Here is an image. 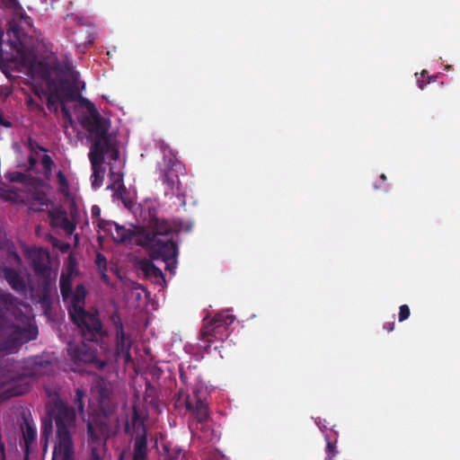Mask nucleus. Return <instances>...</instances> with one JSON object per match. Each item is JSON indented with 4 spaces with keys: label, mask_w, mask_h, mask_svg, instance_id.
<instances>
[{
    "label": "nucleus",
    "mask_w": 460,
    "mask_h": 460,
    "mask_svg": "<svg viewBox=\"0 0 460 460\" xmlns=\"http://www.w3.org/2000/svg\"><path fill=\"white\" fill-rule=\"evenodd\" d=\"M87 290L84 285H77L75 292L69 296L67 305L68 315L79 313L84 309L85 296Z\"/></svg>",
    "instance_id": "a211bd4d"
},
{
    "label": "nucleus",
    "mask_w": 460,
    "mask_h": 460,
    "mask_svg": "<svg viewBox=\"0 0 460 460\" xmlns=\"http://www.w3.org/2000/svg\"><path fill=\"white\" fill-rule=\"evenodd\" d=\"M77 73H72V81L59 77L57 80L52 81V86L54 89V93L59 94L65 100H74L75 99V84L78 79Z\"/></svg>",
    "instance_id": "4468645a"
},
{
    "label": "nucleus",
    "mask_w": 460,
    "mask_h": 460,
    "mask_svg": "<svg viewBox=\"0 0 460 460\" xmlns=\"http://www.w3.org/2000/svg\"><path fill=\"white\" fill-rule=\"evenodd\" d=\"M5 243H6L5 234L0 229V250L4 248Z\"/></svg>",
    "instance_id": "a19ab883"
},
{
    "label": "nucleus",
    "mask_w": 460,
    "mask_h": 460,
    "mask_svg": "<svg viewBox=\"0 0 460 460\" xmlns=\"http://www.w3.org/2000/svg\"><path fill=\"white\" fill-rule=\"evenodd\" d=\"M61 112H62L64 119H71V115L72 114H71L70 111L66 108V106L64 103L61 104Z\"/></svg>",
    "instance_id": "58836bf2"
},
{
    "label": "nucleus",
    "mask_w": 460,
    "mask_h": 460,
    "mask_svg": "<svg viewBox=\"0 0 460 460\" xmlns=\"http://www.w3.org/2000/svg\"><path fill=\"white\" fill-rule=\"evenodd\" d=\"M146 420V417L142 415L137 407L134 405L130 420H127L125 423V433L134 438L133 453H135V460H141L144 454H148Z\"/></svg>",
    "instance_id": "0eeeda50"
},
{
    "label": "nucleus",
    "mask_w": 460,
    "mask_h": 460,
    "mask_svg": "<svg viewBox=\"0 0 460 460\" xmlns=\"http://www.w3.org/2000/svg\"><path fill=\"white\" fill-rule=\"evenodd\" d=\"M95 263L97 268H104V266H107V260L103 254L98 252L96 255Z\"/></svg>",
    "instance_id": "c9c22d12"
},
{
    "label": "nucleus",
    "mask_w": 460,
    "mask_h": 460,
    "mask_svg": "<svg viewBox=\"0 0 460 460\" xmlns=\"http://www.w3.org/2000/svg\"><path fill=\"white\" fill-rule=\"evenodd\" d=\"M32 269L37 277L49 275L51 271L49 267V253L47 251L38 249L31 252Z\"/></svg>",
    "instance_id": "dca6fc26"
},
{
    "label": "nucleus",
    "mask_w": 460,
    "mask_h": 460,
    "mask_svg": "<svg viewBox=\"0 0 460 460\" xmlns=\"http://www.w3.org/2000/svg\"><path fill=\"white\" fill-rule=\"evenodd\" d=\"M181 164L176 159L169 160L167 168L162 172L161 180L166 186L165 195L176 196L185 205V196L181 192V181L178 172L181 170Z\"/></svg>",
    "instance_id": "9b49d317"
},
{
    "label": "nucleus",
    "mask_w": 460,
    "mask_h": 460,
    "mask_svg": "<svg viewBox=\"0 0 460 460\" xmlns=\"http://www.w3.org/2000/svg\"><path fill=\"white\" fill-rule=\"evenodd\" d=\"M27 146L31 152H36L37 150L46 151V149L40 146V144L31 137H29Z\"/></svg>",
    "instance_id": "72a5a7b5"
},
{
    "label": "nucleus",
    "mask_w": 460,
    "mask_h": 460,
    "mask_svg": "<svg viewBox=\"0 0 460 460\" xmlns=\"http://www.w3.org/2000/svg\"><path fill=\"white\" fill-rule=\"evenodd\" d=\"M184 455L180 447L170 448L169 446L163 447L161 460H183Z\"/></svg>",
    "instance_id": "a878e982"
},
{
    "label": "nucleus",
    "mask_w": 460,
    "mask_h": 460,
    "mask_svg": "<svg viewBox=\"0 0 460 460\" xmlns=\"http://www.w3.org/2000/svg\"><path fill=\"white\" fill-rule=\"evenodd\" d=\"M173 399L175 408L185 407L187 411H190V409H192V399L188 392H186L183 388H181L174 394Z\"/></svg>",
    "instance_id": "b1692460"
},
{
    "label": "nucleus",
    "mask_w": 460,
    "mask_h": 460,
    "mask_svg": "<svg viewBox=\"0 0 460 460\" xmlns=\"http://www.w3.org/2000/svg\"><path fill=\"white\" fill-rule=\"evenodd\" d=\"M41 164L45 170V173L50 174L54 163L52 158L49 155H43L41 158Z\"/></svg>",
    "instance_id": "2f4dec72"
},
{
    "label": "nucleus",
    "mask_w": 460,
    "mask_h": 460,
    "mask_svg": "<svg viewBox=\"0 0 460 460\" xmlns=\"http://www.w3.org/2000/svg\"><path fill=\"white\" fill-rule=\"evenodd\" d=\"M69 317L84 341L99 344L108 337V332L102 325L98 311L84 310Z\"/></svg>",
    "instance_id": "39448f33"
},
{
    "label": "nucleus",
    "mask_w": 460,
    "mask_h": 460,
    "mask_svg": "<svg viewBox=\"0 0 460 460\" xmlns=\"http://www.w3.org/2000/svg\"><path fill=\"white\" fill-rule=\"evenodd\" d=\"M96 168H97V166L95 168L93 167V177H94V180L93 181L92 184H93V188H98L102 184V180L100 181V182H97L99 173H98Z\"/></svg>",
    "instance_id": "4c0bfd02"
},
{
    "label": "nucleus",
    "mask_w": 460,
    "mask_h": 460,
    "mask_svg": "<svg viewBox=\"0 0 460 460\" xmlns=\"http://www.w3.org/2000/svg\"><path fill=\"white\" fill-rule=\"evenodd\" d=\"M57 178H58V185H59V191L62 194L68 196L69 195V185H68V181L66 180V175L63 173L62 171H58L57 173Z\"/></svg>",
    "instance_id": "c85d7f7f"
},
{
    "label": "nucleus",
    "mask_w": 460,
    "mask_h": 460,
    "mask_svg": "<svg viewBox=\"0 0 460 460\" xmlns=\"http://www.w3.org/2000/svg\"><path fill=\"white\" fill-rule=\"evenodd\" d=\"M4 34L3 30H2V29H0V45H1V44H2V42H3V37H4Z\"/></svg>",
    "instance_id": "8fccbe9b"
},
{
    "label": "nucleus",
    "mask_w": 460,
    "mask_h": 460,
    "mask_svg": "<svg viewBox=\"0 0 460 460\" xmlns=\"http://www.w3.org/2000/svg\"><path fill=\"white\" fill-rule=\"evenodd\" d=\"M92 215H93V217H97V216L100 215V208H99V207L93 206L92 208Z\"/></svg>",
    "instance_id": "a18cd8bd"
},
{
    "label": "nucleus",
    "mask_w": 460,
    "mask_h": 460,
    "mask_svg": "<svg viewBox=\"0 0 460 460\" xmlns=\"http://www.w3.org/2000/svg\"><path fill=\"white\" fill-rule=\"evenodd\" d=\"M81 125L93 137L89 152L92 167L101 165L105 155H109L114 161L119 159V148L108 134L109 125L101 114L84 116Z\"/></svg>",
    "instance_id": "7ed1b4c3"
},
{
    "label": "nucleus",
    "mask_w": 460,
    "mask_h": 460,
    "mask_svg": "<svg viewBox=\"0 0 460 460\" xmlns=\"http://www.w3.org/2000/svg\"><path fill=\"white\" fill-rule=\"evenodd\" d=\"M49 217L53 225L60 226L68 233H72L75 228V225L68 219L65 210L56 209L49 211Z\"/></svg>",
    "instance_id": "4be33fe9"
},
{
    "label": "nucleus",
    "mask_w": 460,
    "mask_h": 460,
    "mask_svg": "<svg viewBox=\"0 0 460 460\" xmlns=\"http://www.w3.org/2000/svg\"><path fill=\"white\" fill-rule=\"evenodd\" d=\"M81 343H68L67 352L70 358L75 363L91 364L93 363L98 365L100 368L104 366L103 362H101L97 358V349L84 342Z\"/></svg>",
    "instance_id": "f8f14e48"
},
{
    "label": "nucleus",
    "mask_w": 460,
    "mask_h": 460,
    "mask_svg": "<svg viewBox=\"0 0 460 460\" xmlns=\"http://www.w3.org/2000/svg\"><path fill=\"white\" fill-rule=\"evenodd\" d=\"M84 397H85V392L81 388H76L75 391L73 403H74L75 407L77 408L79 414H83L84 412Z\"/></svg>",
    "instance_id": "cd10ccee"
},
{
    "label": "nucleus",
    "mask_w": 460,
    "mask_h": 460,
    "mask_svg": "<svg viewBox=\"0 0 460 460\" xmlns=\"http://www.w3.org/2000/svg\"><path fill=\"white\" fill-rule=\"evenodd\" d=\"M8 255H9V259L11 261H13L16 265L22 264V259H21L20 255L14 250H10L8 252Z\"/></svg>",
    "instance_id": "e433bc0d"
},
{
    "label": "nucleus",
    "mask_w": 460,
    "mask_h": 460,
    "mask_svg": "<svg viewBox=\"0 0 460 460\" xmlns=\"http://www.w3.org/2000/svg\"><path fill=\"white\" fill-rule=\"evenodd\" d=\"M31 376H34V375H37L36 372H33V373H30Z\"/></svg>",
    "instance_id": "6e6d98bb"
},
{
    "label": "nucleus",
    "mask_w": 460,
    "mask_h": 460,
    "mask_svg": "<svg viewBox=\"0 0 460 460\" xmlns=\"http://www.w3.org/2000/svg\"><path fill=\"white\" fill-rule=\"evenodd\" d=\"M38 278L40 280V287L41 288L43 296L46 297L55 288L56 278L52 277L51 271L49 275L39 276Z\"/></svg>",
    "instance_id": "393cba45"
},
{
    "label": "nucleus",
    "mask_w": 460,
    "mask_h": 460,
    "mask_svg": "<svg viewBox=\"0 0 460 460\" xmlns=\"http://www.w3.org/2000/svg\"><path fill=\"white\" fill-rule=\"evenodd\" d=\"M65 121H66V123H68V124H70L71 126L73 125V122H74V120H73V118H72V117H71V119H65Z\"/></svg>",
    "instance_id": "09e8293b"
},
{
    "label": "nucleus",
    "mask_w": 460,
    "mask_h": 460,
    "mask_svg": "<svg viewBox=\"0 0 460 460\" xmlns=\"http://www.w3.org/2000/svg\"><path fill=\"white\" fill-rule=\"evenodd\" d=\"M59 288L63 301L66 303L68 301L69 296L72 295L73 291L71 278L62 273L60 276Z\"/></svg>",
    "instance_id": "bb28decb"
},
{
    "label": "nucleus",
    "mask_w": 460,
    "mask_h": 460,
    "mask_svg": "<svg viewBox=\"0 0 460 460\" xmlns=\"http://www.w3.org/2000/svg\"><path fill=\"white\" fill-rule=\"evenodd\" d=\"M26 460V459H25Z\"/></svg>",
    "instance_id": "4d7b16f0"
},
{
    "label": "nucleus",
    "mask_w": 460,
    "mask_h": 460,
    "mask_svg": "<svg viewBox=\"0 0 460 460\" xmlns=\"http://www.w3.org/2000/svg\"><path fill=\"white\" fill-rule=\"evenodd\" d=\"M63 98L57 94L56 93H50L47 97V106L49 110L57 111L58 108V102H60Z\"/></svg>",
    "instance_id": "c756f323"
},
{
    "label": "nucleus",
    "mask_w": 460,
    "mask_h": 460,
    "mask_svg": "<svg viewBox=\"0 0 460 460\" xmlns=\"http://www.w3.org/2000/svg\"><path fill=\"white\" fill-rule=\"evenodd\" d=\"M139 270L147 279H164L162 270L155 265L153 260L143 259L139 261Z\"/></svg>",
    "instance_id": "5701e85b"
},
{
    "label": "nucleus",
    "mask_w": 460,
    "mask_h": 460,
    "mask_svg": "<svg viewBox=\"0 0 460 460\" xmlns=\"http://www.w3.org/2000/svg\"><path fill=\"white\" fill-rule=\"evenodd\" d=\"M28 163H29L31 167H34L37 164L38 160H37V158L35 156L30 155L29 158H28Z\"/></svg>",
    "instance_id": "37998d69"
},
{
    "label": "nucleus",
    "mask_w": 460,
    "mask_h": 460,
    "mask_svg": "<svg viewBox=\"0 0 460 460\" xmlns=\"http://www.w3.org/2000/svg\"><path fill=\"white\" fill-rule=\"evenodd\" d=\"M101 279L107 285H110V278L109 276L107 275L106 272H102V274H101Z\"/></svg>",
    "instance_id": "c03bdc74"
},
{
    "label": "nucleus",
    "mask_w": 460,
    "mask_h": 460,
    "mask_svg": "<svg viewBox=\"0 0 460 460\" xmlns=\"http://www.w3.org/2000/svg\"><path fill=\"white\" fill-rule=\"evenodd\" d=\"M411 314L410 308L407 305H402L399 308L398 319L399 322H403L409 318Z\"/></svg>",
    "instance_id": "473e14b6"
},
{
    "label": "nucleus",
    "mask_w": 460,
    "mask_h": 460,
    "mask_svg": "<svg viewBox=\"0 0 460 460\" xmlns=\"http://www.w3.org/2000/svg\"><path fill=\"white\" fill-rule=\"evenodd\" d=\"M16 377L13 375H9L7 378L0 381V394L4 399L18 396L25 392V388L16 387L13 385Z\"/></svg>",
    "instance_id": "412c9836"
},
{
    "label": "nucleus",
    "mask_w": 460,
    "mask_h": 460,
    "mask_svg": "<svg viewBox=\"0 0 460 460\" xmlns=\"http://www.w3.org/2000/svg\"><path fill=\"white\" fill-rule=\"evenodd\" d=\"M380 178H381L383 181H385V180L386 179V177H385V174H382V175L380 176Z\"/></svg>",
    "instance_id": "5fc2aeb1"
},
{
    "label": "nucleus",
    "mask_w": 460,
    "mask_h": 460,
    "mask_svg": "<svg viewBox=\"0 0 460 460\" xmlns=\"http://www.w3.org/2000/svg\"><path fill=\"white\" fill-rule=\"evenodd\" d=\"M35 33L32 21L27 14H16L8 22L6 41L31 70L37 64Z\"/></svg>",
    "instance_id": "f03ea898"
},
{
    "label": "nucleus",
    "mask_w": 460,
    "mask_h": 460,
    "mask_svg": "<svg viewBox=\"0 0 460 460\" xmlns=\"http://www.w3.org/2000/svg\"><path fill=\"white\" fill-rule=\"evenodd\" d=\"M394 325H395V323L393 321L391 323H385L384 324V329H385L388 332H390L394 331Z\"/></svg>",
    "instance_id": "79ce46f5"
},
{
    "label": "nucleus",
    "mask_w": 460,
    "mask_h": 460,
    "mask_svg": "<svg viewBox=\"0 0 460 460\" xmlns=\"http://www.w3.org/2000/svg\"><path fill=\"white\" fill-rule=\"evenodd\" d=\"M98 270L100 272V275L102 274V272L107 271V266H104V268H98Z\"/></svg>",
    "instance_id": "de8ad7c7"
},
{
    "label": "nucleus",
    "mask_w": 460,
    "mask_h": 460,
    "mask_svg": "<svg viewBox=\"0 0 460 460\" xmlns=\"http://www.w3.org/2000/svg\"><path fill=\"white\" fill-rule=\"evenodd\" d=\"M148 217V226L150 230L144 232L142 239L138 242H154V240L167 237L172 233V226L168 220L158 217L151 210H149Z\"/></svg>",
    "instance_id": "ddd939ff"
},
{
    "label": "nucleus",
    "mask_w": 460,
    "mask_h": 460,
    "mask_svg": "<svg viewBox=\"0 0 460 460\" xmlns=\"http://www.w3.org/2000/svg\"><path fill=\"white\" fill-rule=\"evenodd\" d=\"M52 432V421L51 420H46L42 422L41 426V438L48 440L49 435Z\"/></svg>",
    "instance_id": "7c9ffc66"
},
{
    "label": "nucleus",
    "mask_w": 460,
    "mask_h": 460,
    "mask_svg": "<svg viewBox=\"0 0 460 460\" xmlns=\"http://www.w3.org/2000/svg\"><path fill=\"white\" fill-rule=\"evenodd\" d=\"M418 84H419V87H420V89H423V88H424V84H423V82H422V81L418 80Z\"/></svg>",
    "instance_id": "3c124183"
},
{
    "label": "nucleus",
    "mask_w": 460,
    "mask_h": 460,
    "mask_svg": "<svg viewBox=\"0 0 460 460\" xmlns=\"http://www.w3.org/2000/svg\"><path fill=\"white\" fill-rule=\"evenodd\" d=\"M22 438L24 443L25 451L28 454L30 447L35 442L37 438V431L35 424L32 420H30L26 415L22 416V423L21 424Z\"/></svg>",
    "instance_id": "6ab92c4d"
},
{
    "label": "nucleus",
    "mask_w": 460,
    "mask_h": 460,
    "mask_svg": "<svg viewBox=\"0 0 460 460\" xmlns=\"http://www.w3.org/2000/svg\"><path fill=\"white\" fill-rule=\"evenodd\" d=\"M234 320L235 316L227 311L216 314L210 319L205 318L199 332L200 340L208 343V346L204 349L207 350L210 344L216 341H223L226 340L229 334V326L234 323Z\"/></svg>",
    "instance_id": "423d86ee"
},
{
    "label": "nucleus",
    "mask_w": 460,
    "mask_h": 460,
    "mask_svg": "<svg viewBox=\"0 0 460 460\" xmlns=\"http://www.w3.org/2000/svg\"><path fill=\"white\" fill-rule=\"evenodd\" d=\"M86 428V442L90 451L88 460H102L110 438V427L102 420H94L88 421Z\"/></svg>",
    "instance_id": "6e6552de"
},
{
    "label": "nucleus",
    "mask_w": 460,
    "mask_h": 460,
    "mask_svg": "<svg viewBox=\"0 0 460 460\" xmlns=\"http://www.w3.org/2000/svg\"><path fill=\"white\" fill-rule=\"evenodd\" d=\"M144 247L149 249L152 260H162L166 264V270H172L177 264L178 244L169 238L154 240V242H138Z\"/></svg>",
    "instance_id": "1a4fd4ad"
},
{
    "label": "nucleus",
    "mask_w": 460,
    "mask_h": 460,
    "mask_svg": "<svg viewBox=\"0 0 460 460\" xmlns=\"http://www.w3.org/2000/svg\"><path fill=\"white\" fill-rule=\"evenodd\" d=\"M421 75L424 77L427 75V71L426 70H423L422 73H421Z\"/></svg>",
    "instance_id": "864d4df0"
},
{
    "label": "nucleus",
    "mask_w": 460,
    "mask_h": 460,
    "mask_svg": "<svg viewBox=\"0 0 460 460\" xmlns=\"http://www.w3.org/2000/svg\"><path fill=\"white\" fill-rule=\"evenodd\" d=\"M199 394V388H194L192 390L194 402H192V409H190V411L192 412L199 423L204 424L209 418V410L208 403L201 399Z\"/></svg>",
    "instance_id": "f3484780"
},
{
    "label": "nucleus",
    "mask_w": 460,
    "mask_h": 460,
    "mask_svg": "<svg viewBox=\"0 0 460 460\" xmlns=\"http://www.w3.org/2000/svg\"><path fill=\"white\" fill-rule=\"evenodd\" d=\"M105 232H110L112 240L115 243H126L131 242L133 237V232L130 229L126 228L123 226H119L115 222H102L99 225Z\"/></svg>",
    "instance_id": "2eb2a0df"
},
{
    "label": "nucleus",
    "mask_w": 460,
    "mask_h": 460,
    "mask_svg": "<svg viewBox=\"0 0 460 460\" xmlns=\"http://www.w3.org/2000/svg\"><path fill=\"white\" fill-rule=\"evenodd\" d=\"M111 323L114 326V347L115 354L118 357L124 358L128 362L131 359L130 349L132 346V338L130 334H127L124 325L118 312H114L110 317Z\"/></svg>",
    "instance_id": "9d476101"
},
{
    "label": "nucleus",
    "mask_w": 460,
    "mask_h": 460,
    "mask_svg": "<svg viewBox=\"0 0 460 460\" xmlns=\"http://www.w3.org/2000/svg\"><path fill=\"white\" fill-rule=\"evenodd\" d=\"M3 275L10 287L18 293H23L26 290V284L20 273L10 267H4Z\"/></svg>",
    "instance_id": "aec40b11"
},
{
    "label": "nucleus",
    "mask_w": 460,
    "mask_h": 460,
    "mask_svg": "<svg viewBox=\"0 0 460 460\" xmlns=\"http://www.w3.org/2000/svg\"><path fill=\"white\" fill-rule=\"evenodd\" d=\"M16 298L0 289V352L14 353L22 344L34 341L38 328L29 323L23 327L13 323L10 312L15 307Z\"/></svg>",
    "instance_id": "f257e3e1"
},
{
    "label": "nucleus",
    "mask_w": 460,
    "mask_h": 460,
    "mask_svg": "<svg viewBox=\"0 0 460 460\" xmlns=\"http://www.w3.org/2000/svg\"><path fill=\"white\" fill-rule=\"evenodd\" d=\"M85 107L89 112L87 116H94L100 114L95 105L92 102L85 100Z\"/></svg>",
    "instance_id": "f704fd0d"
},
{
    "label": "nucleus",
    "mask_w": 460,
    "mask_h": 460,
    "mask_svg": "<svg viewBox=\"0 0 460 460\" xmlns=\"http://www.w3.org/2000/svg\"><path fill=\"white\" fill-rule=\"evenodd\" d=\"M0 126L4 128H11L13 126L12 122L5 119L3 115L0 113Z\"/></svg>",
    "instance_id": "ea45409f"
},
{
    "label": "nucleus",
    "mask_w": 460,
    "mask_h": 460,
    "mask_svg": "<svg viewBox=\"0 0 460 460\" xmlns=\"http://www.w3.org/2000/svg\"><path fill=\"white\" fill-rule=\"evenodd\" d=\"M180 379L184 383L186 384L187 382V376H185V374L183 372H181L180 373Z\"/></svg>",
    "instance_id": "49530a36"
},
{
    "label": "nucleus",
    "mask_w": 460,
    "mask_h": 460,
    "mask_svg": "<svg viewBox=\"0 0 460 460\" xmlns=\"http://www.w3.org/2000/svg\"><path fill=\"white\" fill-rule=\"evenodd\" d=\"M55 420L57 434L53 459L75 460V447L71 429L75 427L76 413L74 407L63 401H57L51 411Z\"/></svg>",
    "instance_id": "20e7f679"
},
{
    "label": "nucleus",
    "mask_w": 460,
    "mask_h": 460,
    "mask_svg": "<svg viewBox=\"0 0 460 460\" xmlns=\"http://www.w3.org/2000/svg\"><path fill=\"white\" fill-rule=\"evenodd\" d=\"M33 364H34V365H36V366H38V365H39V366H41V365H42V364H41V362H39V361H38V360H36V359L33 361Z\"/></svg>",
    "instance_id": "603ef678"
}]
</instances>
